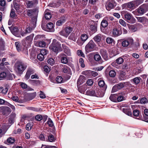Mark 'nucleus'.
<instances>
[{
  "mask_svg": "<svg viewBox=\"0 0 148 148\" xmlns=\"http://www.w3.org/2000/svg\"><path fill=\"white\" fill-rule=\"evenodd\" d=\"M55 140L54 136L52 134H50L48 136V139H47V141L53 142Z\"/></svg>",
  "mask_w": 148,
  "mask_h": 148,
  "instance_id": "obj_27",
  "label": "nucleus"
},
{
  "mask_svg": "<svg viewBox=\"0 0 148 148\" xmlns=\"http://www.w3.org/2000/svg\"><path fill=\"white\" fill-rule=\"evenodd\" d=\"M137 12L138 13L140 14H143L145 12L141 5L137 10Z\"/></svg>",
  "mask_w": 148,
  "mask_h": 148,
  "instance_id": "obj_31",
  "label": "nucleus"
},
{
  "mask_svg": "<svg viewBox=\"0 0 148 148\" xmlns=\"http://www.w3.org/2000/svg\"><path fill=\"white\" fill-rule=\"evenodd\" d=\"M13 4L14 5V8L17 12H21V5L18 3L16 2H13Z\"/></svg>",
  "mask_w": 148,
  "mask_h": 148,
  "instance_id": "obj_19",
  "label": "nucleus"
},
{
  "mask_svg": "<svg viewBox=\"0 0 148 148\" xmlns=\"http://www.w3.org/2000/svg\"><path fill=\"white\" fill-rule=\"evenodd\" d=\"M97 49V45L92 40H90L86 45L85 49L86 52H90Z\"/></svg>",
  "mask_w": 148,
  "mask_h": 148,
  "instance_id": "obj_3",
  "label": "nucleus"
},
{
  "mask_svg": "<svg viewBox=\"0 0 148 148\" xmlns=\"http://www.w3.org/2000/svg\"><path fill=\"white\" fill-rule=\"evenodd\" d=\"M116 62L119 64H121L123 62V59L121 57H119L116 59Z\"/></svg>",
  "mask_w": 148,
  "mask_h": 148,
  "instance_id": "obj_51",
  "label": "nucleus"
},
{
  "mask_svg": "<svg viewBox=\"0 0 148 148\" xmlns=\"http://www.w3.org/2000/svg\"><path fill=\"white\" fill-rule=\"evenodd\" d=\"M140 78L139 77H136L133 79L134 82L136 84H138L140 82Z\"/></svg>",
  "mask_w": 148,
  "mask_h": 148,
  "instance_id": "obj_47",
  "label": "nucleus"
},
{
  "mask_svg": "<svg viewBox=\"0 0 148 148\" xmlns=\"http://www.w3.org/2000/svg\"><path fill=\"white\" fill-rule=\"evenodd\" d=\"M6 74L5 72H2L0 74V80H3V79L6 77Z\"/></svg>",
  "mask_w": 148,
  "mask_h": 148,
  "instance_id": "obj_50",
  "label": "nucleus"
},
{
  "mask_svg": "<svg viewBox=\"0 0 148 148\" xmlns=\"http://www.w3.org/2000/svg\"><path fill=\"white\" fill-rule=\"evenodd\" d=\"M106 42L109 44H115V41L113 39L110 37H107L106 39Z\"/></svg>",
  "mask_w": 148,
  "mask_h": 148,
  "instance_id": "obj_25",
  "label": "nucleus"
},
{
  "mask_svg": "<svg viewBox=\"0 0 148 148\" xmlns=\"http://www.w3.org/2000/svg\"><path fill=\"white\" fill-rule=\"evenodd\" d=\"M7 141L9 143L12 144L14 142L15 140L13 138L10 137L7 139Z\"/></svg>",
  "mask_w": 148,
  "mask_h": 148,
  "instance_id": "obj_55",
  "label": "nucleus"
},
{
  "mask_svg": "<svg viewBox=\"0 0 148 148\" xmlns=\"http://www.w3.org/2000/svg\"><path fill=\"white\" fill-rule=\"evenodd\" d=\"M124 93L121 94V95H117V102H121L123 100V95Z\"/></svg>",
  "mask_w": 148,
  "mask_h": 148,
  "instance_id": "obj_32",
  "label": "nucleus"
},
{
  "mask_svg": "<svg viewBox=\"0 0 148 148\" xmlns=\"http://www.w3.org/2000/svg\"><path fill=\"white\" fill-rule=\"evenodd\" d=\"M135 6V5L134 2L132 1L127 3V7L129 8H132Z\"/></svg>",
  "mask_w": 148,
  "mask_h": 148,
  "instance_id": "obj_38",
  "label": "nucleus"
},
{
  "mask_svg": "<svg viewBox=\"0 0 148 148\" xmlns=\"http://www.w3.org/2000/svg\"><path fill=\"white\" fill-rule=\"evenodd\" d=\"M15 45L16 47V49L18 51H23L24 50L25 47H27V46L28 45H26L25 44L23 43H20L18 42H16L15 43Z\"/></svg>",
  "mask_w": 148,
  "mask_h": 148,
  "instance_id": "obj_5",
  "label": "nucleus"
},
{
  "mask_svg": "<svg viewBox=\"0 0 148 148\" xmlns=\"http://www.w3.org/2000/svg\"><path fill=\"white\" fill-rule=\"evenodd\" d=\"M32 21L30 24L33 26V27H35L37 21V17L35 16L32 18Z\"/></svg>",
  "mask_w": 148,
  "mask_h": 148,
  "instance_id": "obj_30",
  "label": "nucleus"
},
{
  "mask_svg": "<svg viewBox=\"0 0 148 148\" xmlns=\"http://www.w3.org/2000/svg\"><path fill=\"white\" fill-rule=\"evenodd\" d=\"M108 24L107 21L105 20H103L101 23V25L103 27H106L108 25Z\"/></svg>",
  "mask_w": 148,
  "mask_h": 148,
  "instance_id": "obj_44",
  "label": "nucleus"
},
{
  "mask_svg": "<svg viewBox=\"0 0 148 148\" xmlns=\"http://www.w3.org/2000/svg\"><path fill=\"white\" fill-rule=\"evenodd\" d=\"M98 85L100 87H103L105 85V82L104 81L100 80L98 82Z\"/></svg>",
  "mask_w": 148,
  "mask_h": 148,
  "instance_id": "obj_62",
  "label": "nucleus"
},
{
  "mask_svg": "<svg viewBox=\"0 0 148 148\" xmlns=\"http://www.w3.org/2000/svg\"><path fill=\"white\" fill-rule=\"evenodd\" d=\"M97 24L96 23H94L91 25L90 29L91 31H92V33H94L97 32Z\"/></svg>",
  "mask_w": 148,
  "mask_h": 148,
  "instance_id": "obj_18",
  "label": "nucleus"
},
{
  "mask_svg": "<svg viewBox=\"0 0 148 148\" xmlns=\"http://www.w3.org/2000/svg\"><path fill=\"white\" fill-rule=\"evenodd\" d=\"M116 73L114 70H111L109 72V76L112 77H114L116 75Z\"/></svg>",
  "mask_w": 148,
  "mask_h": 148,
  "instance_id": "obj_46",
  "label": "nucleus"
},
{
  "mask_svg": "<svg viewBox=\"0 0 148 148\" xmlns=\"http://www.w3.org/2000/svg\"><path fill=\"white\" fill-rule=\"evenodd\" d=\"M35 10H28L27 11V15L29 16H31L35 14Z\"/></svg>",
  "mask_w": 148,
  "mask_h": 148,
  "instance_id": "obj_34",
  "label": "nucleus"
},
{
  "mask_svg": "<svg viewBox=\"0 0 148 148\" xmlns=\"http://www.w3.org/2000/svg\"><path fill=\"white\" fill-rule=\"evenodd\" d=\"M47 62L51 66L53 65L55 63L54 60L52 58L49 59L47 60Z\"/></svg>",
  "mask_w": 148,
  "mask_h": 148,
  "instance_id": "obj_42",
  "label": "nucleus"
},
{
  "mask_svg": "<svg viewBox=\"0 0 148 148\" xmlns=\"http://www.w3.org/2000/svg\"><path fill=\"white\" fill-rule=\"evenodd\" d=\"M44 58L45 56L40 53L38 54L37 56V58L38 59L41 61H42L44 60Z\"/></svg>",
  "mask_w": 148,
  "mask_h": 148,
  "instance_id": "obj_57",
  "label": "nucleus"
},
{
  "mask_svg": "<svg viewBox=\"0 0 148 148\" xmlns=\"http://www.w3.org/2000/svg\"><path fill=\"white\" fill-rule=\"evenodd\" d=\"M93 59L95 61L98 62L100 64H101L103 62L100 56L98 54H95L94 56Z\"/></svg>",
  "mask_w": 148,
  "mask_h": 148,
  "instance_id": "obj_12",
  "label": "nucleus"
},
{
  "mask_svg": "<svg viewBox=\"0 0 148 148\" xmlns=\"http://www.w3.org/2000/svg\"><path fill=\"white\" fill-rule=\"evenodd\" d=\"M114 3H108L107 5V6L106 8L107 10H109L111 9H112L114 7Z\"/></svg>",
  "mask_w": 148,
  "mask_h": 148,
  "instance_id": "obj_36",
  "label": "nucleus"
},
{
  "mask_svg": "<svg viewBox=\"0 0 148 148\" xmlns=\"http://www.w3.org/2000/svg\"><path fill=\"white\" fill-rule=\"evenodd\" d=\"M148 102L147 99L145 97H143L140 100V103L142 104H145Z\"/></svg>",
  "mask_w": 148,
  "mask_h": 148,
  "instance_id": "obj_43",
  "label": "nucleus"
},
{
  "mask_svg": "<svg viewBox=\"0 0 148 148\" xmlns=\"http://www.w3.org/2000/svg\"><path fill=\"white\" fill-rule=\"evenodd\" d=\"M34 34H31L30 35L27 36L25 38V44L26 45L27 44L29 45L32 42Z\"/></svg>",
  "mask_w": 148,
  "mask_h": 148,
  "instance_id": "obj_9",
  "label": "nucleus"
},
{
  "mask_svg": "<svg viewBox=\"0 0 148 148\" xmlns=\"http://www.w3.org/2000/svg\"><path fill=\"white\" fill-rule=\"evenodd\" d=\"M16 16V14L15 13L14 10L12 9L10 12V16L11 18H14Z\"/></svg>",
  "mask_w": 148,
  "mask_h": 148,
  "instance_id": "obj_45",
  "label": "nucleus"
},
{
  "mask_svg": "<svg viewBox=\"0 0 148 148\" xmlns=\"http://www.w3.org/2000/svg\"><path fill=\"white\" fill-rule=\"evenodd\" d=\"M145 12L148 10V3L147 4H144L141 5Z\"/></svg>",
  "mask_w": 148,
  "mask_h": 148,
  "instance_id": "obj_63",
  "label": "nucleus"
},
{
  "mask_svg": "<svg viewBox=\"0 0 148 148\" xmlns=\"http://www.w3.org/2000/svg\"><path fill=\"white\" fill-rule=\"evenodd\" d=\"M11 109L7 106H2L0 107V114L7 116L11 112Z\"/></svg>",
  "mask_w": 148,
  "mask_h": 148,
  "instance_id": "obj_4",
  "label": "nucleus"
},
{
  "mask_svg": "<svg viewBox=\"0 0 148 148\" xmlns=\"http://www.w3.org/2000/svg\"><path fill=\"white\" fill-rule=\"evenodd\" d=\"M34 73V70L30 68L27 69L26 74L25 76V78L26 80L28 79L31 75L33 74Z\"/></svg>",
  "mask_w": 148,
  "mask_h": 148,
  "instance_id": "obj_11",
  "label": "nucleus"
},
{
  "mask_svg": "<svg viewBox=\"0 0 148 148\" xmlns=\"http://www.w3.org/2000/svg\"><path fill=\"white\" fill-rule=\"evenodd\" d=\"M68 38L69 39L73 40L75 42V41L76 38L75 34L74 33L71 34L69 36Z\"/></svg>",
  "mask_w": 148,
  "mask_h": 148,
  "instance_id": "obj_49",
  "label": "nucleus"
},
{
  "mask_svg": "<svg viewBox=\"0 0 148 148\" xmlns=\"http://www.w3.org/2000/svg\"><path fill=\"white\" fill-rule=\"evenodd\" d=\"M35 27H33V26L31 24L30 25V26L27 27L25 29V32H26V33H27V34L30 33L32 30L34 29Z\"/></svg>",
  "mask_w": 148,
  "mask_h": 148,
  "instance_id": "obj_28",
  "label": "nucleus"
},
{
  "mask_svg": "<svg viewBox=\"0 0 148 148\" xmlns=\"http://www.w3.org/2000/svg\"><path fill=\"white\" fill-rule=\"evenodd\" d=\"M65 29L68 36L73 31V28L70 27H67L65 28Z\"/></svg>",
  "mask_w": 148,
  "mask_h": 148,
  "instance_id": "obj_39",
  "label": "nucleus"
},
{
  "mask_svg": "<svg viewBox=\"0 0 148 148\" xmlns=\"http://www.w3.org/2000/svg\"><path fill=\"white\" fill-rule=\"evenodd\" d=\"M124 16L125 18L129 21L131 19V18L132 16L130 14L127 13L125 14Z\"/></svg>",
  "mask_w": 148,
  "mask_h": 148,
  "instance_id": "obj_52",
  "label": "nucleus"
},
{
  "mask_svg": "<svg viewBox=\"0 0 148 148\" xmlns=\"http://www.w3.org/2000/svg\"><path fill=\"white\" fill-rule=\"evenodd\" d=\"M88 35L86 34H83L81 35L80 38L81 40L83 42H85L88 38Z\"/></svg>",
  "mask_w": 148,
  "mask_h": 148,
  "instance_id": "obj_29",
  "label": "nucleus"
},
{
  "mask_svg": "<svg viewBox=\"0 0 148 148\" xmlns=\"http://www.w3.org/2000/svg\"><path fill=\"white\" fill-rule=\"evenodd\" d=\"M11 99L19 103L21 102V101L19 100L18 97L17 96H12Z\"/></svg>",
  "mask_w": 148,
  "mask_h": 148,
  "instance_id": "obj_60",
  "label": "nucleus"
},
{
  "mask_svg": "<svg viewBox=\"0 0 148 148\" xmlns=\"http://www.w3.org/2000/svg\"><path fill=\"white\" fill-rule=\"evenodd\" d=\"M134 42L133 40L131 38H129L125 40H123L122 43V46L124 47H127L129 46H131Z\"/></svg>",
  "mask_w": 148,
  "mask_h": 148,
  "instance_id": "obj_6",
  "label": "nucleus"
},
{
  "mask_svg": "<svg viewBox=\"0 0 148 148\" xmlns=\"http://www.w3.org/2000/svg\"><path fill=\"white\" fill-rule=\"evenodd\" d=\"M133 1L136 5H138L143 2V0H135Z\"/></svg>",
  "mask_w": 148,
  "mask_h": 148,
  "instance_id": "obj_58",
  "label": "nucleus"
},
{
  "mask_svg": "<svg viewBox=\"0 0 148 148\" xmlns=\"http://www.w3.org/2000/svg\"><path fill=\"white\" fill-rule=\"evenodd\" d=\"M56 80L58 83H60L62 82L63 79L61 76H58L56 78Z\"/></svg>",
  "mask_w": 148,
  "mask_h": 148,
  "instance_id": "obj_54",
  "label": "nucleus"
},
{
  "mask_svg": "<svg viewBox=\"0 0 148 148\" xmlns=\"http://www.w3.org/2000/svg\"><path fill=\"white\" fill-rule=\"evenodd\" d=\"M60 56L61 57V62L64 64H66L68 61L66 56L64 54H60Z\"/></svg>",
  "mask_w": 148,
  "mask_h": 148,
  "instance_id": "obj_15",
  "label": "nucleus"
},
{
  "mask_svg": "<svg viewBox=\"0 0 148 148\" xmlns=\"http://www.w3.org/2000/svg\"><path fill=\"white\" fill-rule=\"evenodd\" d=\"M119 22L120 24L124 27H125L126 25L125 22L123 19H120Z\"/></svg>",
  "mask_w": 148,
  "mask_h": 148,
  "instance_id": "obj_61",
  "label": "nucleus"
},
{
  "mask_svg": "<svg viewBox=\"0 0 148 148\" xmlns=\"http://www.w3.org/2000/svg\"><path fill=\"white\" fill-rule=\"evenodd\" d=\"M86 94L88 95L95 97V90H88L86 92Z\"/></svg>",
  "mask_w": 148,
  "mask_h": 148,
  "instance_id": "obj_23",
  "label": "nucleus"
},
{
  "mask_svg": "<svg viewBox=\"0 0 148 148\" xmlns=\"http://www.w3.org/2000/svg\"><path fill=\"white\" fill-rule=\"evenodd\" d=\"M96 94L95 93V97H102L104 95V92L98 88H96Z\"/></svg>",
  "mask_w": 148,
  "mask_h": 148,
  "instance_id": "obj_16",
  "label": "nucleus"
},
{
  "mask_svg": "<svg viewBox=\"0 0 148 148\" xmlns=\"http://www.w3.org/2000/svg\"><path fill=\"white\" fill-rule=\"evenodd\" d=\"M62 47L64 50L65 53L68 55H70V50L69 48L66 45L65 43H64L62 44Z\"/></svg>",
  "mask_w": 148,
  "mask_h": 148,
  "instance_id": "obj_17",
  "label": "nucleus"
},
{
  "mask_svg": "<svg viewBox=\"0 0 148 148\" xmlns=\"http://www.w3.org/2000/svg\"><path fill=\"white\" fill-rule=\"evenodd\" d=\"M126 78V76H125V73H121L119 76V78L120 80H121L125 79Z\"/></svg>",
  "mask_w": 148,
  "mask_h": 148,
  "instance_id": "obj_35",
  "label": "nucleus"
},
{
  "mask_svg": "<svg viewBox=\"0 0 148 148\" xmlns=\"http://www.w3.org/2000/svg\"><path fill=\"white\" fill-rule=\"evenodd\" d=\"M53 24L52 23H49L47 25V28L49 30L52 29L53 27Z\"/></svg>",
  "mask_w": 148,
  "mask_h": 148,
  "instance_id": "obj_53",
  "label": "nucleus"
},
{
  "mask_svg": "<svg viewBox=\"0 0 148 148\" xmlns=\"http://www.w3.org/2000/svg\"><path fill=\"white\" fill-rule=\"evenodd\" d=\"M117 94H113L111 95L109 99L112 101L116 102H117Z\"/></svg>",
  "mask_w": 148,
  "mask_h": 148,
  "instance_id": "obj_24",
  "label": "nucleus"
},
{
  "mask_svg": "<svg viewBox=\"0 0 148 148\" xmlns=\"http://www.w3.org/2000/svg\"><path fill=\"white\" fill-rule=\"evenodd\" d=\"M59 33L61 35L65 36L66 37H67L68 36L65 28L60 32Z\"/></svg>",
  "mask_w": 148,
  "mask_h": 148,
  "instance_id": "obj_37",
  "label": "nucleus"
},
{
  "mask_svg": "<svg viewBox=\"0 0 148 148\" xmlns=\"http://www.w3.org/2000/svg\"><path fill=\"white\" fill-rule=\"evenodd\" d=\"M26 64L21 61H17L15 64V70L18 74H22L27 68Z\"/></svg>",
  "mask_w": 148,
  "mask_h": 148,
  "instance_id": "obj_1",
  "label": "nucleus"
},
{
  "mask_svg": "<svg viewBox=\"0 0 148 148\" xmlns=\"http://www.w3.org/2000/svg\"><path fill=\"white\" fill-rule=\"evenodd\" d=\"M44 70L46 72L48 73L49 72L50 69L49 67L47 66H45L44 67Z\"/></svg>",
  "mask_w": 148,
  "mask_h": 148,
  "instance_id": "obj_64",
  "label": "nucleus"
},
{
  "mask_svg": "<svg viewBox=\"0 0 148 148\" xmlns=\"http://www.w3.org/2000/svg\"><path fill=\"white\" fill-rule=\"evenodd\" d=\"M66 20V18L64 16L61 17L59 20L56 22V25L59 26L62 25L65 23Z\"/></svg>",
  "mask_w": 148,
  "mask_h": 148,
  "instance_id": "obj_13",
  "label": "nucleus"
},
{
  "mask_svg": "<svg viewBox=\"0 0 148 148\" xmlns=\"http://www.w3.org/2000/svg\"><path fill=\"white\" fill-rule=\"evenodd\" d=\"M43 119V117L40 114H38L35 116V119L38 121H40Z\"/></svg>",
  "mask_w": 148,
  "mask_h": 148,
  "instance_id": "obj_56",
  "label": "nucleus"
},
{
  "mask_svg": "<svg viewBox=\"0 0 148 148\" xmlns=\"http://www.w3.org/2000/svg\"><path fill=\"white\" fill-rule=\"evenodd\" d=\"M121 34V31H119L116 28H114L113 30L112 34L114 36H118Z\"/></svg>",
  "mask_w": 148,
  "mask_h": 148,
  "instance_id": "obj_21",
  "label": "nucleus"
},
{
  "mask_svg": "<svg viewBox=\"0 0 148 148\" xmlns=\"http://www.w3.org/2000/svg\"><path fill=\"white\" fill-rule=\"evenodd\" d=\"M61 44L56 40L54 39L52 44L49 47V48L53 51L58 53L59 51L62 50V47L61 46Z\"/></svg>",
  "mask_w": 148,
  "mask_h": 148,
  "instance_id": "obj_2",
  "label": "nucleus"
},
{
  "mask_svg": "<svg viewBox=\"0 0 148 148\" xmlns=\"http://www.w3.org/2000/svg\"><path fill=\"white\" fill-rule=\"evenodd\" d=\"M100 53L104 60H107L108 59V54L106 50L101 49Z\"/></svg>",
  "mask_w": 148,
  "mask_h": 148,
  "instance_id": "obj_10",
  "label": "nucleus"
},
{
  "mask_svg": "<svg viewBox=\"0 0 148 148\" xmlns=\"http://www.w3.org/2000/svg\"><path fill=\"white\" fill-rule=\"evenodd\" d=\"M70 70V68L66 66L64 67L62 69L63 72L65 73H67L69 72Z\"/></svg>",
  "mask_w": 148,
  "mask_h": 148,
  "instance_id": "obj_41",
  "label": "nucleus"
},
{
  "mask_svg": "<svg viewBox=\"0 0 148 148\" xmlns=\"http://www.w3.org/2000/svg\"><path fill=\"white\" fill-rule=\"evenodd\" d=\"M25 6L27 8H30L33 7L34 2L33 1L26 0L25 2Z\"/></svg>",
  "mask_w": 148,
  "mask_h": 148,
  "instance_id": "obj_14",
  "label": "nucleus"
},
{
  "mask_svg": "<svg viewBox=\"0 0 148 148\" xmlns=\"http://www.w3.org/2000/svg\"><path fill=\"white\" fill-rule=\"evenodd\" d=\"M101 35L100 34H97L94 38L93 39L96 42H100L101 40Z\"/></svg>",
  "mask_w": 148,
  "mask_h": 148,
  "instance_id": "obj_26",
  "label": "nucleus"
},
{
  "mask_svg": "<svg viewBox=\"0 0 148 148\" xmlns=\"http://www.w3.org/2000/svg\"><path fill=\"white\" fill-rule=\"evenodd\" d=\"M138 22L141 23H144L148 21V19L144 17H136Z\"/></svg>",
  "mask_w": 148,
  "mask_h": 148,
  "instance_id": "obj_22",
  "label": "nucleus"
},
{
  "mask_svg": "<svg viewBox=\"0 0 148 148\" xmlns=\"http://www.w3.org/2000/svg\"><path fill=\"white\" fill-rule=\"evenodd\" d=\"M47 123L48 124L49 127H52L53 126V123L52 120L49 118Z\"/></svg>",
  "mask_w": 148,
  "mask_h": 148,
  "instance_id": "obj_48",
  "label": "nucleus"
},
{
  "mask_svg": "<svg viewBox=\"0 0 148 148\" xmlns=\"http://www.w3.org/2000/svg\"><path fill=\"white\" fill-rule=\"evenodd\" d=\"M35 45L37 47H44L46 45V43L45 42L41 41L37 42L35 44Z\"/></svg>",
  "mask_w": 148,
  "mask_h": 148,
  "instance_id": "obj_20",
  "label": "nucleus"
},
{
  "mask_svg": "<svg viewBox=\"0 0 148 148\" xmlns=\"http://www.w3.org/2000/svg\"><path fill=\"white\" fill-rule=\"evenodd\" d=\"M51 17V15L50 13L47 12L45 13V18L46 19H49Z\"/></svg>",
  "mask_w": 148,
  "mask_h": 148,
  "instance_id": "obj_59",
  "label": "nucleus"
},
{
  "mask_svg": "<svg viewBox=\"0 0 148 148\" xmlns=\"http://www.w3.org/2000/svg\"><path fill=\"white\" fill-rule=\"evenodd\" d=\"M9 28L13 35L17 37H21L19 30L16 27L11 26L9 27Z\"/></svg>",
  "mask_w": 148,
  "mask_h": 148,
  "instance_id": "obj_7",
  "label": "nucleus"
},
{
  "mask_svg": "<svg viewBox=\"0 0 148 148\" xmlns=\"http://www.w3.org/2000/svg\"><path fill=\"white\" fill-rule=\"evenodd\" d=\"M122 111L126 114L128 116H130L132 115V112L129 109L126 108H123L122 109Z\"/></svg>",
  "mask_w": 148,
  "mask_h": 148,
  "instance_id": "obj_33",
  "label": "nucleus"
},
{
  "mask_svg": "<svg viewBox=\"0 0 148 148\" xmlns=\"http://www.w3.org/2000/svg\"><path fill=\"white\" fill-rule=\"evenodd\" d=\"M124 83H121L114 85L112 88V92H114L123 88L124 86Z\"/></svg>",
  "mask_w": 148,
  "mask_h": 148,
  "instance_id": "obj_8",
  "label": "nucleus"
},
{
  "mask_svg": "<svg viewBox=\"0 0 148 148\" xmlns=\"http://www.w3.org/2000/svg\"><path fill=\"white\" fill-rule=\"evenodd\" d=\"M48 53V51L45 49H42L40 51V53L44 56H46Z\"/></svg>",
  "mask_w": 148,
  "mask_h": 148,
  "instance_id": "obj_40",
  "label": "nucleus"
}]
</instances>
